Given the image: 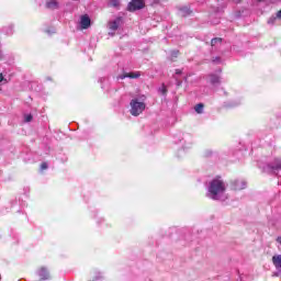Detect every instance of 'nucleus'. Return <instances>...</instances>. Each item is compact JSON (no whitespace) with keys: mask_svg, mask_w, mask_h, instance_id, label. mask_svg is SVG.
I'll use <instances>...</instances> for the list:
<instances>
[{"mask_svg":"<svg viewBox=\"0 0 281 281\" xmlns=\"http://www.w3.org/2000/svg\"><path fill=\"white\" fill-rule=\"evenodd\" d=\"M209 78H210V82H211V85H213V87H216V85H221V76L211 74L209 76Z\"/></svg>","mask_w":281,"mask_h":281,"instance_id":"nucleus-13","label":"nucleus"},{"mask_svg":"<svg viewBox=\"0 0 281 281\" xmlns=\"http://www.w3.org/2000/svg\"><path fill=\"white\" fill-rule=\"evenodd\" d=\"M34 119L32 114H24V122H31Z\"/></svg>","mask_w":281,"mask_h":281,"instance_id":"nucleus-21","label":"nucleus"},{"mask_svg":"<svg viewBox=\"0 0 281 281\" xmlns=\"http://www.w3.org/2000/svg\"><path fill=\"white\" fill-rule=\"evenodd\" d=\"M224 95H227V92H226V91H224Z\"/></svg>","mask_w":281,"mask_h":281,"instance_id":"nucleus-34","label":"nucleus"},{"mask_svg":"<svg viewBox=\"0 0 281 281\" xmlns=\"http://www.w3.org/2000/svg\"><path fill=\"white\" fill-rule=\"evenodd\" d=\"M239 104H240V101H234L231 104H228V106L234 108V106H239Z\"/></svg>","mask_w":281,"mask_h":281,"instance_id":"nucleus-25","label":"nucleus"},{"mask_svg":"<svg viewBox=\"0 0 281 281\" xmlns=\"http://www.w3.org/2000/svg\"><path fill=\"white\" fill-rule=\"evenodd\" d=\"M38 277L41 280H49V271H47V268H41L37 271Z\"/></svg>","mask_w":281,"mask_h":281,"instance_id":"nucleus-11","label":"nucleus"},{"mask_svg":"<svg viewBox=\"0 0 281 281\" xmlns=\"http://www.w3.org/2000/svg\"><path fill=\"white\" fill-rule=\"evenodd\" d=\"M247 182L244 180H235L232 182V190H245Z\"/></svg>","mask_w":281,"mask_h":281,"instance_id":"nucleus-9","label":"nucleus"},{"mask_svg":"<svg viewBox=\"0 0 281 281\" xmlns=\"http://www.w3.org/2000/svg\"><path fill=\"white\" fill-rule=\"evenodd\" d=\"M277 18L281 19V10L277 12Z\"/></svg>","mask_w":281,"mask_h":281,"instance_id":"nucleus-30","label":"nucleus"},{"mask_svg":"<svg viewBox=\"0 0 281 281\" xmlns=\"http://www.w3.org/2000/svg\"><path fill=\"white\" fill-rule=\"evenodd\" d=\"M0 59H1V53H0Z\"/></svg>","mask_w":281,"mask_h":281,"instance_id":"nucleus-36","label":"nucleus"},{"mask_svg":"<svg viewBox=\"0 0 281 281\" xmlns=\"http://www.w3.org/2000/svg\"><path fill=\"white\" fill-rule=\"evenodd\" d=\"M158 91L161 93V95H166L168 93V89L166 88V85H164V83L158 89Z\"/></svg>","mask_w":281,"mask_h":281,"instance_id":"nucleus-19","label":"nucleus"},{"mask_svg":"<svg viewBox=\"0 0 281 281\" xmlns=\"http://www.w3.org/2000/svg\"><path fill=\"white\" fill-rule=\"evenodd\" d=\"M278 14L277 15H272L269 20H268V25H276V21H278Z\"/></svg>","mask_w":281,"mask_h":281,"instance_id":"nucleus-18","label":"nucleus"},{"mask_svg":"<svg viewBox=\"0 0 281 281\" xmlns=\"http://www.w3.org/2000/svg\"><path fill=\"white\" fill-rule=\"evenodd\" d=\"M170 56H171V58H177V56H179V50H177V49L171 50Z\"/></svg>","mask_w":281,"mask_h":281,"instance_id":"nucleus-23","label":"nucleus"},{"mask_svg":"<svg viewBox=\"0 0 281 281\" xmlns=\"http://www.w3.org/2000/svg\"><path fill=\"white\" fill-rule=\"evenodd\" d=\"M7 82H8V79H4L3 74L0 72V83L7 85Z\"/></svg>","mask_w":281,"mask_h":281,"instance_id":"nucleus-24","label":"nucleus"},{"mask_svg":"<svg viewBox=\"0 0 281 281\" xmlns=\"http://www.w3.org/2000/svg\"><path fill=\"white\" fill-rule=\"evenodd\" d=\"M47 168H48L47 162H43V164L41 165V170H47Z\"/></svg>","mask_w":281,"mask_h":281,"instance_id":"nucleus-26","label":"nucleus"},{"mask_svg":"<svg viewBox=\"0 0 281 281\" xmlns=\"http://www.w3.org/2000/svg\"><path fill=\"white\" fill-rule=\"evenodd\" d=\"M80 27L81 30H89V27H91V18H89V15H81Z\"/></svg>","mask_w":281,"mask_h":281,"instance_id":"nucleus-6","label":"nucleus"},{"mask_svg":"<svg viewBox=\"0 0 281 281\" xmlns=\"http://www.w3.org/2000/svg\"><path fill=\"white\" fill-rule=\"evenodd\" d=\"M203 109H205V105L203 103H198L194 106V111L198 112L199 114L203 113Z\"/></svg>","mask_w":281,"mask_h":281,"instance_id":"nucleus-17","label":"nucleus"},{"mask_svg":"<svg viewBox=\"0 0 281 281\" xmlns=\"http://www.w3.org/2000/svg\"><path fill=\"white\" fill-rule=\"evenodd\" d=\"M139 76H142V74L139 71L125 72L123 75H120L117 77V80H124L125 78L137 79V78H139Z\"/></svg>","mask_w":281,"mask_h":281,"instance_id":"nucleus-8","label":"nucleus"},{"mask_svg":"<svg viewBox=\"0 0 281 281\" xmlns=\"http://www.w3.org/2000/svg\"><path fill=\"white\" fill-rule=\"evenodd\" d=\"M99 82L101 83V88L104 89V82H109V78L102 77L99 79Z\"/></svg>","mask_w":281,"mask_h":281,"instance_id":"nucleus-20","label":"nucleus"},{"mask_svg":"<svg viewBox=\"0 0 281 281\" xmlns=\"http://www.w3.org/2000/svg\"><path fill=\"white\" fill-rule=\"evenodd\" d=\"M272 263L274 265V268L277 270L273 276L278 278L281 274V255H274L272 257Z\"/></svg>","mask_w":281,"mask_h":281,"instance_id":"nucleus-5","label":"nucleus"},{"mask_svg":"<svg viewBox=\"0 0 281 281\" xmlns=\"http://www.w3.org/2000/svg\"><path fill=\"white\" fill-rule=\"evenodd\" d=\"M120 25H122V18H116L113 21L109 22V30H111L112 32H117V30L120 29Z\"/></svg>","mask_w":281,"mask_h":281,"instance_id":"nucleus-7","label":"nucleus"},{"mask_svg":"<svg viewBox=\"0 0 281 281\" xmlns=\"http://www.w3.org/2000/svg\"><path fill=\"white\" fill-rule=\"evenodd\" d=\"M183 150H186V147H182V149L180 151H183Z\"/></svg>","mask_w":281,"mask_h":281,"instance_id":"nucleus-33","label":"nucleus"},{"mask_svg":"<svg viewBox=\"0 0 281 281\" xmlns=\"http://www.w3.org/2000/svg\"><path fill=\"white\" fill-rule=\"evenodd\" d=\"M257 1H265V0H257Z\"/></svg>","mask_w":281,"mask_h":281,"instance_id":"nucleus-35","label":"nucleus"},{"mask_svg":"<svg viewBox=\"0 0 281 281\" xmlns=\"http://www.w3.org/2000/svg\"><path fill=\"white\" fill-rule=\"evenodd\" d=\"M176 85L177 87H181V85H183V81L176 78Z\"/></svg>","mask_w":281,"mask_h":281,"instance_id":"nucleus-27","label":"nucleus"},{"mask_svg":"<svg viewBox=\"0 0 281 281\" xmlns=\"http://www.w3.org/2000/svg\"><path fill=\"white\" fill-rule=\"evenodd\" d=\"M227 188L221 178L213 179L207 187L206 196L212 201H227Z\"/></svg>","mask_w":281,"mask_h":281,"instance_id":"nucleus-1","label":"nucleus"},{"mask_svg":"<svg viewBox=\"0 0 281 281\" xmlns=\"http://www.w3.org/2000/svg\"><path fill=\"white\" fill-rule=\"evenodd\" d=\"M144 8H146V2H144V0H132L127 4L128 12H137V10H144Z\"/></svg>","mask_w":281,"mask_h":281,"instance_id":"nucleus-4","label":"nucleus"},{"mask_svg":"<svg viewBox=\"0 0 281 281\" xmlns=\"http://www.w3.org/2000/svg\"><path fill=\"white\" fill-rule=\"evenodd\" d=\"M1 32L2 34H5V36H12V34H14V25L10 24L4 26L2 27Z\"/></svg>","mask_w":281,"mask_h":281,"instance_id":"nucleus-12","label":"nucleus"},{"mask_svg":"<svg viewBox=\"0 0 281 281\" xmlns=\"http://www.w3.org/2000/svg\"><path fill=\"white\" fill-rule=\"evenodd\" d=\"M270 227H274V229L281 228V216H273L270 218Z\"/></svg>","mask_w":281,"mask_h":281,"instance_id":"nucleus-10","label":"nucleus"},{"mask_svg":"<svg viewBox=\"0 0 281 281\" xmlns=\"http://www.w3.org/2000/svg\"><path fill=\"white\" fill-rule=\"evenodd\" d=\"M180 13H181V16H190V14H192V10H190V8L188 7H182L180 9Z\"/></svg>","mask_w":281,"mask_h":281,"instance_id":"nucleus-14","label":"nucleus"},{"mask_svg":"<svg viewBox=\"0 0 281 281\" xmlns=\"http://www.w3.org/2000/svg\"><path fill=\"white\" fill-rule=\"evenodd\" d=\"M46 8L56 10V8H58V2L56 0H50L46 3Z\"/></svg>","mask_w":281,"mask_h":281,"instance_id":"nucleus-15","label":"nucleus"},{"mask_svg":"<svg viewBox=\"0 0 281 281\" xmlns=\"http://www.w3.org/2000/svg\"><path fill=\"white\" fill-rule=\"evenodd\" d=\"M271 175L276 177H281V158H276L272 162H269L265 166Z\"/></svg>","mask_w":281,"mask_h":281,"instance_id":"nucleus-3","label":"nucleus"},{"mask_svg":"<svg viewBox=\"0 0 281 281\" xmlns=\"http://www.w3.org/2000/svg\"><path fill=\"white\" fill-rule=\"evenodd\" d=\"M130 106L131 115H133L134 117L142 115V113L146 111V95L140 94L138 97L133 98L130 102Z\"/></svg>","mask_w":281,"mask_h":281,"instance_id":"nucleus-2","label":"nucleus"},{"mask_svg":"<svg viewBox=\"0 0 281 281\" xmlns=\"http://www.w3.org/2000/svg\"><path fill=\"white\" fill-rule=\"evenodd\" d=\"M221 43H223V38H221V37H214L211 40L212 47H215V45H218Z\"/></svg>","mask_w":281,"mask_h":281,"instance_id":"nucleus-16","label":"nucleus"},{"mask_svg":"<svg viewBox=\"0 0 281 281\" xmlns=\"http://www.w3.org/2000/svg\"><path fill=\"white\" fill-rule=\"evenodd\" d=\"M221 61V57H216L213 63H220Z\"/></svg>","mask_w":281,"mask_h":281,"instance_id":"nucleus-29","label":"nucleus"},{"mask_svg":"<svg viewBox=\"0 0 281 281\" xmlns=\"http://www.w3.org/2000/svg\"><path fill=\"white\" fill-rule=\"evenodd\" d=\"M100 278H102V276H97V277H95V280H100Z\"/></svg>","mask_w":281,"mask_h":281,"instance_id":"nucleus-32","label":"nucleus"},{"mask_svg":"<svg viewBox=\"0 0 281 281\" xmlns=\"http://www.w3.org/2000/svg\"><path fill=\"white\" fill-rule=\"evenodd\" d=\"M181 74H183V70H181V69H176V76H181Z\"/></svg>","mask_w":281,"mask_h":281,"instance_id":"nucleus-28","label":"nucleus"},{"mask_svg":"<svg viewBox=\"0 0 281 281\" xmlns=\"http://www.w3.org/2000/svg\"><path fill=\"white\" fill-rule=\"evenodd\" d=\"M277 243L281 245V237H277Z\"/></svg>","mask_w":281,"mask_h":281,"instance_id":"nucleus-31","label":"nucleus"},{"mask_svg":"<svg viewBox=\"0 0 281 281\" xmlns=\"http://www.w3.org/2000/svg\"><path fill=\"white\" fill-rule=\"evenodd\" d=\"M110 3L113 8H119L120 7V1H117V0H111Z\"/></svg>","mask_w":281,"mask_h":281,"instance_id":"nucleus-22","label":"nucleus"}]
</instances>
